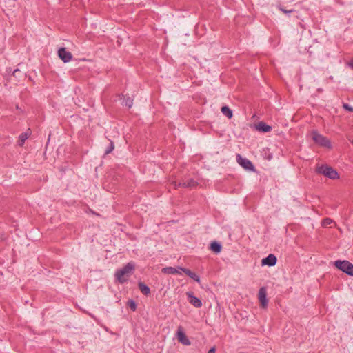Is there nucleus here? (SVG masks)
I'll use <instances>...</instances> for the list:
<instances>
[{"instance_id":"9d476101","label":"nucleus","mask_w":353,"mask_h":353,"mask_svg":"<svg viewBox=\"0 0 353 353\" xmlns=\"http://www.w3.org/2000/svg\"><path fill=\"white\" fill-rule=\"evenodd\" d=\"M277 262L276 256L273 254H270L265 258H263L261 261L262 265L274 266Z\"/></svg>"},{"instance_id":"6ab92c4d","label":"nucleus","mask_w":353,"mask_h":353,"mask_svg":"<svg viewBox=\"0 0 353 353\" xmlns=\"http://www.w3.org/2000/svg\"><path fill=\"white\" fill-rule=\"evenodd\" d=\"M121 97L123 98V105L130 108L133 105V99L130 97H125L123 94H122Z\"/></svg>"},{"instance_id":"39448f33","label":"nucleus","mask_w":353,"mask_h":353,"mask_svg":"<svg viewBox=\"0 0 353 353\" xmlns=\"http://www.w3.org/2000/svg\"><path fill=\"white\" fill-rule=\"evenodd\" d=\"M236 160L238 163L241 166H242L245 170L252 172L255 171V168L253 163L248 159L243 158L241 157V154H238L236 155Z\"/></svg>"},{"instance_id":"423d86ee","label":"nucleus","mask_w":353,"mask_h":353,"mask_svg":"<svg viewBox=\"0 0 353 353\" xmlns=\"http://www.w3.org/2000/svg\"><path fill=\"white\" fill-rule=\"evenodd\" d=\"M258 297L262 307H267L268 300L267 299V290L265 287H261L259 289Z\"/></svg>"},{"instance_id":"20e7f679","label":"nucleus","mask_w":353,"mask_h":353,"mask_svg":"<svg viewBox=\"0 0 353 353\" xmlns=\"http://www.w3.org/2000/svg\"><path fill=\"white\" fill-rule=\"evenodd\" d=\"M335 266L341 271L345 272L349 276H353V264L348 261H336Z\"/></svg>"},{"instance_id":"4468645a","label":"nucleus","mask_w":353,"mask_h":353,"mask_svg":"<svg viewBox=\"0 0 353 353\" xmlns=\"http://www.w3.org/2000/svg\"><path fill=\"white\" fill-rule=\"evenodd\" d=\"M256 128L258 130L262 132H268L272 130L271 126L266 124L265 123L261 121L258 123Z\"/></svg>"},{"instance_id":"6e6552de","label":"nucleus","mask_w":353,"mask_h":353,"mask_svg":"<svg viewBox=\"0 0 353 353\" xmlns=\"http://www.w3.org/2000/svg\"><path fill=\"white\" fill-rule=\"evenodd\" d=\"M58 55L64 63H68L72 59V54L71 52L67 51L65 48H61L58 50Z\"/></svg>"},{"instance_id":"0eeeda50","label":"nucleus","mask_w":353,"mask_h":353,"mask_svg":"<svg viewBox=\"0 0 353 353\" xmlns=\"http://www.w3.org/2000/svg\"><path fill=\"white\" fill-rule=\"evenodd\" d=\"M178 341L185 345H190L191 344L190 341L186 336L185 334L182 330L181 327H179L176 333Z\"/></svg>"},{"instance_id":"a211bd4d","label":"nucleus","mask_w":353,"mask_h":353,"mask_svg":"<svg viewBox=\"0 0 353 353\" xmlns=\"http://www.w3.org/2000/svg\"><path fill=\"white\" fill-rule=\"evenodd\" d=\"M221 111L222 114L226 116L228 119H231L233 116L232 110L226 105L223 106L221 109Z\"/></svg>"},{"instance_id":"f3484780","label":"nucleus","mask_w":353,"mask_h":353,"mask_svg":"<svg viewBox=\"0 0 353 353\" xmlns=\"http://www.w3.org/2000/svg\"><path fill=\"white\" fill-rule=\"evenodd\" d=\"M30 134L27 132L21 133L19 137L18 145L22 147L24 145L25 141L28 139Z\"/></svg>"},{"instance_id":"412c9836","label":"nucleus","mask_w":353,"mask_h":353,"mask_svg":"<svg viewBox=\"0 0 353 353\" xmlns=\"http://www.w3.org/2000/svg\"><path fill=\"white\" fill-rule=\"evenodd\" d=\"M128 305L132 311H135L137 309V304L132 299L128 301Z\"/></svg>"},{"instance_id":"f03ea898","label":"nucleus","mask_w":353,"mask_h":353,"mask_svg":"<svg viewBox=\"0 0 353 353\" xmlns=\"http://www.w3.org/2000/svg\"><path fill=\"white\" fill-rule=\"evenodd\" d=\"M315 171L317 174H322L330 179H337L339 178L338 172L326 164L317 165Z\"/></svg>"},{"instance_id":"5701e85b","label":"nucleus","mask_w":353,"mask_h":353,"mask_svg":"<svg viewBox=\"0 0 353 353\" xmlns=\"http://www.w3.org/2000/svg\"><path fill=\"white\" fill-rule=\"evenodd\" d=\"M343 108L345 110H347V111H349V112H353V107H352L351 105H350L348 103H343Z\"/></svg>"},{"instance_id":"393cba45","label":"nucleus","mask_w":353,"mask_h":353,"mask_svg":"<svg viewBox=\"0 0 353 353\" xmlns=\"http://www.w3.org/2000/svg\"><path fill=\"white\" fill-rule=\"evenodd\" d=\"M216 352V347L215 346H213L212 347H211L208 353H215Z\"/></svg>"},{"instance_id":"bb28decb","label":"nucleus","mask_w":353,"mask_h":353,"mask_svg":"<svg viewBox=\"0 0 353 353\" xmlns=\"http://www.w3.org/2000/svg\"><path fill=\"white\" fill-rule=\"evenodd\" d=\"M349 66L353 69V59H352L349 63H348Z\"/></svg>"},{"instance_id":"b1692460","label":"nucleus","mask_w":353,"mask_h":353,"mask_svg":"<svg viewBox=\"0 0 353 353\" xmlns=\"http://www.w3.org/2000/svg\"><path fill=\"white\" fill-rule=\"evenodd\" d=\"M332 223V220L331 219L326 218V219H323V225L327 226L328 225H330Z\"/></svg>"},{"instance_id":"9b49d317","label":"nucleus","mask_w":353,"mask_h":353,"mask_svg":"<svg viewBox=\"0 0 353 353\" xmlns=\"http://www.w3.org/2000/svg\"><path fill=\"white\" fill-rule=\"evenodd\" d=\"M198 183L194 181L193 179H189L186 181H183L177 183L174 182L175 188L178 187H183V188H194L197 185Z\"/></svg>"},{"instance_id":"4be33fe9","label":"nucleus","mask_w":353,"mask_h":353,"mask_svg":"<svg viewBox=\"0 0 353 353\" xmlns=\"http://www.w3.org/2000/svg\"><path fill=\"white\" fill-rule=\"evenodd\" d=\"M278 8L279 10H281L283 13L284 14H290V13H292L294 12V10H287L285 8H284L283 6H278Z\"/></svg>"},{"instance_id":"1a4fd4ad","label":"nucleus","mask_w":353,"mask_h":353,"mask_svg":"<svg viewBox=\"0 0 353 353\" xmlns=\"http://www.w3.org/2000/svg\"><path fill=\"white\" fill-rule=\"evenodd\" d=\"M188 301L190 303H191L192 305H194L196 308H199L202 306V302L201 299H199L198 297L195 296L192 292H188L186 293Z\"/></svg>"},{"instance_id":"ddd939ff","label":"nucleus","mask_w":353,"mask_h":353,"mask_svg":"<svg viewBox=\"0 0 353 353\" xmlns=\"http://www.w3.org/2000/svg\"><path fill=\"white\" fill-rule=\"evenodd\" d=\"M161 272L163 274H181L182 271L179 268V267H177V268L165 267L161 270Z\"/></svg>"},{"instance_id":"7ed1b4c3","label":"nucleus","mask_w":353,"mask_h":353,"mask_svg":"<svg viewBox=\"0 0 353 353\" xmlns=\"http://www.w3.org/2000/svg\"><path fill=\"white\" fill-rule=\"evenodd\" d=\"M311 137L314 142L321 147L331 148L332 144L330 141L325 136L319 133L316 130L311 132Z\"/></svg>"},{"instance_id":"2eb2a0df","label":"nucleus","mask_w":353,"mask_h":353,"mask_svg":"<svg viewBox=\"0 0 353 353\" xmlns=\"http://www.w3.org/2000/svg\"><path fill=\"white\" fill-rule=\"evenodd\" d=\"M210 250L216 254L220 253L221 251V244L217 241H213L210 243Z\"/></svg>"},{"instance_id":"cd10ccee","label":"nucleus","mask_w":353,"mask_h":353,"mask_svg":"<svg viewBox=\"0 0 353 353\" xmlns=\"http://www.w3.org/2000/svg\"><path fill=\"white\" fill-rule=\"evenodd\" d=\"M352 144H353V141H352Z\"/></svg>"},{"instance_id":"dca6fc26","label":"nucleus","mask_w":353,"mask_h":353,"mask_svg":"<svg viewBox=\"0 0 353 353\" xmlns=\"http://www.w3.org/2000/svg\"><path fill=\"white\" fill-rule=\"evenodd\" d=\"M139 288L140 291L145 296H148L150 294V288L146 285L145 283L142 282H139Z\"/></svg>"},{"instance_id":"f8f14e48","label":"nucleus","mask_w":353,"mask_h":353,"mask_svg":"<svg viewBox=\"0 0 353 353\" xmlns=\"http://www.w3.org/2000/svg\"><path fill=\"white\" fill-rule=\"evenodd\" d=\"M179 268L183 272H184L186 275H188L189 277H190L192 279H193L194 281H195L198 283H201L200 276L198 274H196V273H194V272H192L191 270H190L189 269H187V268H182V267H179Z\"/></svg>"},{"instance_id":"f257e3e1","label":"nucleus","mask_w":353,"mask_h":353,"mask_svg":"<svg viewBox=\"0 0 353 353\" xmlns=\"http://www.w3.org/2000/svg\"><path fill=\"white\" fill-rule=\"evenodd\" d=\"M135 265L132 262H129L125 264L122 268L117 270L114 273V276L119 283H126L132 272L134 270Z\"/></svg>"},{"instance_id":"a878e982","label":"nucleus","mask_w":353,"mask_h":353,"mask_svg":"<svg viewBox=\"0 0 353 353\" xmlns=\"http://www.w3.org/2000/svg\"><path fill=\"white\" fill-rule=\"evenodd\" d=\"M20 72H20V70H19V69H16V70H14L13 71L12 74H13V76L17 77V76L18 75V74H19V73H20Z\"/></svg>"},{"instance_id":"aec40b11","label":"nucleus","mask_w":353,"mask_h":353,"mask_svg":"<svg viewBox=\"0 0 353 353\" xmlns=\"http://www.w3.org/2000/svg\"><path fill=\"white\" fill-rule=\"evenodd\" d=\"M114 143H113V141H111L110 145L106 148V149L105 150V154H108L111 153L112 152V150H114Z\"/></svg>"}]
</instances>
